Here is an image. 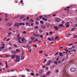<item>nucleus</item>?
I'll use <instances>...</instances> for the list:
<instances>
[{"label": "nucleus", "instance_id": "obj_28", "mask_svg": "<svg viewBox=\"0 0 77 77\" xmlns=\"http://www.w3.org/2000/svg\"><path fill=\"white\" fill-rule=\"evenodd\" d=\"M5 65H6V68H8V62H6L5 63Z\"/></svg>", "mask_w": 77, "mask_h": 77}, {"label": "nucleus", "instance_id": "obj_10", "mask_svg": "<svg viewBox=\"0 0 77 77\" xmlns=\"http://www.w3.org/2000/svg\"><path fill=\"white\" fill-rule=\"evenodd\" d=\"M46 26L47 27H49L50 26V24L49 23H47L46 24Z\"/></svg>", "mask_w": 77, "mask_h": 77}, {"label": "nucleus", "instance_id": "obj_35", "mask_svg": "<svg viewBox=\"0 0 77 77\" xmlns=\"http://www.w3.org/2000/svg\"><path fill=\"white\" fill-rule=\"evenodd\" d=\"M16 51H17V52H20V50H19V49H17L16 50Z\"/></svg>", "mask_w": 77, "mask_h": 77}, {"label": "nucleus", "instance_id": "obj_21", "mask_svg": "<svg viewBox=\"0 0 77 77\" xmlns=\"http://www.w3.org/2000/svg\"><path fill=\"white\" fill-rule=\"evenodd\" d=\"M14 47H16V48H18V46H17V45L16 44H14Z\"/></svg>", "mask_w": 77, "mask_h": 77}, {"label": "nucleus", "instance_id": "obj_11", "mask_svg": "<svg viewBox=\"0 0 77 77\" xmlns=\"http://www.w3.org/2000/svg\"><path fill=\"white\" fill-rule=\"evenodd\" d=\"M12 53L13 54H15L16 53H17V52L16 51H12Z\"/></svg>", "mask_w": 77, "mask_h": 77}, {"label": "nucleus", "instance_id": "obj_33", "mask_svg": "<svg viewBox=\"0 0 77 77\" xmlns=\"http://www.w3.org/2000/svg\"><path fill=\"white\" fill-rule=\"evenodd\" d=\"M10 56V55H6L5 57H9Z\"/></svg>", "mask_w": 77, "mask_h": 77}, {"label": "nucleus", "instance_id": "obj_14", "mask_svg": "<svg viewBox=\"0 0 77 77\" xmlns=\"http://www.w3.org/2000/svg\"><path fill=\"white\" fill-rule=\"evenodd\" d=\"M59 55L60 56H63V54L61 52L59 54Z\"/></svg>", "mask_w": 77, "mask_h": 77}, {"label": "nucleus", "instance_id": "obj_43", "mask_svg": "<svg viewBox=\"0 0 77 77\" xmlns=\"http://www.w3.org/2000/svg\"><path fill=\"white\" fill-rule=\"evenodd\" d=\"M58 38V36H57L55 38V39H57Z\"/></svg>", "mask_w": 77, "mask_h": 77}, {"label": "nucleus", "instance_id": "obj_32", "mask_svg": "<svg viewBox=\"0 0 77 77\" xmlns=\"http://www.w3.org/2000/svg\"><path fill=\"white\" fill-rule=\"evenodd\" d=\"M40 36L41 38H44V36L42 35H40Z\"/></svg>", "mask_w": 77, "mask_h": 77}, {"label": "nucleus", "instance_id": "obj_2", "mask_svg": "<svg viewBox=\"0 0 77 77\" xmlns=\"http://www.w3.org/2000/svg\"><path fill=\"white\" fill-rule=\"evenodd\" d=\"M53 61L52 60H49L47 63L46 64V66H48V65H50V64H51V63H53Z\"/></svg>", "mask_w": 77, "mask_h": 77}, {"label": "nucleus", "instance_id": "obj_17", "mask_svg": "<svg viewBox=\"0 0 77 77\" xmlns=\"http://www.w3.org/2000/svg\"><path fill=\"white\" fill-rule=\"evenodd\" d=\"M42 29H45L46 27H45L44 25H43L42 26Z\"/></svg>", "mask_w": 77, "mask_h": 77}, {"label": "nucleus", "instance_id": "obj_52", "mask_svg": "<svg viewBox=\"0 0 77 77\" xmlns=\"http://www.w3.org/2000/svg\"><path fill=\"white\" fill-rule=\"evenodd\" d=\"M43 53V51H39V53Z\"/></svg>", "mask_w": 77, "mask_h": 77}, {"label": "nucleus", "instance_id": "obj_53", "mask_svg": "<svg viewBox=\"0 0 77 77\" xmlns=\"http://www.w3.org/2000/svg\"><path fill=\"white\" fill-rule=\"evenodd\" d=\"M35 24L37 25H38V24H39V23L38 22H35Z\"/></svg>", "mask_w": 77, "mask_h": 77}, {"label": "nucleus", "instance_id": "obj_3", "mask_svg": "<svg viewBox=\"0 0 77 77\" xmlns=\"http://www.w3.org/2000/svg\"><path fill=\"white\" fill-rule=\"evenodd\" d=\"M76 69L75 68H72L70 69V71L71 72H75V71Z\"/></svg>", "mask_w": 77, "mask_h": 77}, {"label": "nucleus", "instance_id": "obj_47", "mask_svg": "<svg viewBox=\"0 0 77 77\" xmlns=\"http://www.w3.org/2000/svg\"><path fill=\"white\" fill-rule=\"evenodd\" d=\"M65 60V58H64L62 60L61 62H63Z\"/></svg>", "mask_w": 77, "mask_h": 77}, {"label": "nucleus", "instance_id": "obj_12", "mask_svg": "<svg viewBox=\"0 0 77 77\" xmlns=\"http://www.w3.org/2000/svg\"><path fill=\"white\" fill-rule=\"evenodd\" d=\"M12 25V24L11 23H8L7 24V26H11V25Z\"/></svg>", "mask_w": 77, "mask_h": 77}, {"label": "nucleus", "instance_id": "obj_13", "mask_svg": "<svg viewBox=\"0 0 77 77\" xmlns=\"http://www.w3.org/2000/svg\"><path fill=\"white\" fill-rule=\"evenodd\" d=\"M7 51H8V49H3L2 50L3 53H5V52H6Z\"/></svg>", "mask_w": 77, "mask_h": 77}, {"label": "nucleus", "instance_id": "obj_44", "mask_svg": "<svg viewBox=\"0 0 77 77\" xmlns=\"http://www.w3.org/2000/svg\"><path fill=\"white\" fill-rule=\"evenodd\" d=\"M36 36L37 37H39V36H40V35L39 34H37Z\"/></svg>", "mask_w": 77, "mask_h": 77}, {"label": "nucleus", "instance_id": "obj_37", "mask_svg": "<svg viewBox=\"0 0 77 77\" xmlns=\"http://www.w3.org/2000/svg\"><path fill=\"white\" fill-rule=\"evenodd\" d=\"M26 31H23V34H26Z\"/></svg>", "mask_w": 77, "mask_h": 77}, {"label": "nucleus", "instance_id": "obj_51", "mask_svg": "<svg viewBox=\"0 0 77 77\" xmlns=\"http://www.w3.org/2000/svg\"><path fill=\"white\" fill-rule=\"evenodd\" d=\"M39 18L41 19V18H42V16H40L39 17Z\"/></svg>", "mask_w": 77, "mask_h": 77}, {"label": "nucleus", "instance_id": "obj_45", "mask_svg": "<svg viewBox=\"0 0 77 77\" xmlns=\"http://www.w3.org/2000/svg\"><path fill=\"white\" fill-rule=\"evenodd\" d=\"M63 25L62 24H60L59 25L60 27H62L63 26Z\"/></svg>", "mask_w": 77, "mask_h": 77}, {"label": "nucleus", "instance_id": "obj_30", "mask_svg": "<svg viewBox=\"0 0 77 77\" xmlns=\"http://www.w3.org/2000/svg\"><path fill=\"white\" fill-rule=\"evenodd\" d=\"M28 51L29 53H30L31 51H32V49H28Z\"/></svg>", "mask_w": 77, "mask_h": 77}, {"label": "nucleus", "instance_id": "obj_24", "mask_svg": "<svg viewBox=\"0 0 77 77\" xmlns=\"http://www.w3.org/2000/svg\"><path fill=\"white\" fill-rule=\"evenodd\" d=\"M31 39L32 41H33V40H34V39H35V38L31 37Z\"/></svg>", "mask_w": 77, "mask_h": 77}, {"label": "nucleus", "instance_id": "obj_39", "mask_svg": "<svg viewBox=\"0 0 77 77\" xmlns=\"http://www.w3.org/2000/svg\"><path fill=\"white\" fill-rule=\"evenodd\" d=\"M75 29V27L74 28L72 29H71V31H73V30H74V29Z\"/></svg>", "mask_w": 77, "mask_h": 77}, {"label": "nucleus", "instance_id": "obj_62", "mask_svg": "<svg viewBox=\"0 0 77 77\" xmlns=\"http://www.w3.org/2000/svg\"><path fill=\"white\" fill-rule=\"evenodd\" d=\"M46 35L47 36H48V35H49V34L48 33V32H47L46 33Z\"/></svg>", "mask_w": 77, "mask_h": 77}, {"label": "nucleus", "instance_id": "obj_48", "mask_svg": "<svg viewBox=\"0 0 77 77\" xmlns=\"http://www.w3.org/2000/svg\"><path fill=\"white\" fill-rule=\"evenodd\" d=\"M73 45V44H69V45H68L69 46H71V45Z\"/></svg>", "mask_w": 77, "mask_h": 77}, {"label": "nucleus", "instance_id": "obj_38", "mask_svg": "<svg viewBox=\"0 0 77 77\" xmlns=\"http://www.w3.org/2000/svg\"><path fill=\"white\" fill-rule=\"evenodd\" d=\"M50 74V71H48L47 73V74L48 75V74Z\"/></svg>", "mask_w": 77, "mask_h": 77}, {"label": "nucleus", "instance_id": "obj_18", "mask_svg": "<svg viewBox=\"0 0 77 77\" xmlns=\"http://www.w3.org/2000/svg\"><path fill=\"white\" fill-rule=\"evenodd\" d=\"M43 71L41 70L39 72V73L40 74H42V72H43Z\"/></svg>", "mask_w": 77, "mask_h": 77}, {"label": "nucleus", "instance_id": "obj_7", "mask_svg": "<svg viewBox=\"0 0 77 77\" xmlns=\"http://www.w3.org/2000/svg\"><path fill=\"white\" fill-rule=\"evenodd\" d=\"M21 41L23 43H26V40L24 38H22Z\"/></svg>", "mask_w": 77, "mask_h": 77}, {"label": "nucleus", "instance_id": "obj_25", "mask_svg": "<svg viewBox=\"0 0 77 77\" xmlns=\"http://www.w3.org/2000/svg\"><path fill=\"white\" fill-rule=\"evenodd\" d=\"M39 28V26H35V27H34V28L35 29H38Z\"/></svg>", "mask_w": 77, "mask_h": 77}, {"label": "nucleus", "instance_id": "obj_4", "mask_svg": "<svg viewBox=\"0 0 77 77\" xmlns=\"http://www.w3.org/2000/svg\"><path fill=\"white\" fill-rule=\"evenodd\" d=\"M17 56L16 55H10V57L12 58V59H14V57H17Z\"/></svg>", "mask_w": 77, "mask_h": 77}, {"label": "nucleus", "instance_id": "obj_54", "mask_svg": "<svg viewBox=\"0 0 77 77\" xmlns=\"http://www.w3.org/2000/svg\"><path fill=\"white\" fill-rule=\"evenodd\" d=\"M58 53H59V52H57L55 54H54L55 56H57V55L58 54Z\"/></svg>", "mask_w": 77, "mask_h": 77}, {"label": "nucleus", "instance_id": "obj_50", "mask_svg": "<svg viewBox=\"0 0 77 77\" xmlns=\"http://www.w3.org/2000/svg\"><path fill=\"white\" fill-rule=\"evenodd\" d=\"M51 40V41H54V38L53 37H52V40Z\"/></svg>", "mask_w": 77, "mask_h": 77}, {"label": "nucleus", "instance_id": "obj_26", "mask_svg": "<svg viewBox=\"0 0 77 77\" xmlns=\"http://www.w3.org/2000/svg\"><path fill=\"white\" fill-rule=\"evenodd\" d=\"M29 24V22H26V26H28V24Z\"/></svg>", "mask_w": 77, "mask_h": 77}, {"label": "nucleus", "instance_id": "obj_42", "mask_svg": "<svg viewBox=\"0 0 77 77\" xmlns=\"http://www.w3.org/2000/svg\"><path fill=\"white\" fill-rule=\"evenodd\" d=\"M49 34H50V35H52V34H53V32H49Z\"/></svg>", "mask_w": 77, "mask_h": 77}, {"label": "nucleus", "instance_id": "obj_29", "mask_svg": "<svg viewBox=\"0 0 77 77\" xmlns=\"http://www.w3.org/2000/svg\"><path fill=\"white\" fill-rule=\"evenodd\" d=\"M30 75H32V76H33L34 75V73H31Z\"/></svg>", "mask_w": 77, "mask_h": 77}, {"label": "nucleus", "instance_id": "obj_55", "mask_svg": "<svg viewBox=\"0 0 77 77\" xmlns=\"http://www.w3.org/2000/svg\"><path fill=\"white\" fill-rule=\"evenodd\" d=\"M42 20H43V21L45 20V17H43V18H42Z\"/></svg>", "mask_w": 77, "mask_h": 77}, {"label": "nucleus", "instance_id": "obj_23", "mask_svg": "<svg viewBox=\"0 0 77 77\" xmlns=\"http://www.w3.org/2000/svg\"><path fill=\"white\" fill-rule=\"evenodd\" d=\"M73 37L74 38H76L77 37V35H74Z\"/></svg>", "mask_w": 77, "mask_h": 77}, {"label": "nucleus", "instance_id": "obj_19", "mask_svg": "<svg viewBox=\"0 0 77 77\" xmlns=\"http://www.w3.org/2000/svg\"><path fill=\"white\" fill-rule=\"evenodd\" d=\"M40 24H44V21L42 20H41L40 21Z\"/></svg>", "mask_w": 77, "mask_h": 77}, {"label": "nucleus", "instance_id": "obj_34", "mask_svg": "<svg viewBox=\"0 0 77 77\" xmlns=\"http://www.w3.org/2000/svg\"><path fill=\"white\" fill-rule=\"evenodd\" d=\"M5 48V46H2L1 47V49H4V48Z\"/></svg>", "mask_w": 77, "mask_h": 77}, {"label": "nucleus", "instance_id": "obj_1", "mask_svg": "<svg viewBox=\"0 0 77 77\" xmlns=\"http://www.w3.org/2000/svg\"><path fill=\"white\" fill-rule=\"evenodd\" d=\"M17 40H18V41L19 43H22V42L20 41L21 39V38L20 37V35L19 34L17 35V38H16Z\"/></svg>", "mask_w": 77, "mask_h": 77}, {"label": "nucleus", "instance_id": "obj_40", "mask_svg": "<svg viewBox=\"0 0 77 77\" xmlns=\"http://www.w3.org/2000/svg\"><path fill=\"white\" fill-rule=\"evenodd\" d=\"M54 63L55 64V65H57V61H54Z\"/></svg>", "mask_w": 77, "mask_h": 77}, {"label": "nucleus", "instance_id": "obj_8", "mask_svg": "<svg viewBox=\"0 0 77 77\" xmlns=\"http://www.w3.org/2000/svg\"><path fill=\"white\" fill-rule=\"evenodd\" d=\"M54 29H55V30L57 31L58 30V29H59V28H58V27H57V26H54Z\"/></svg>", "mask_w": 77, "mask_h": 77}, {"label": "nucleus", "instance_id": "obj_60", "mask_svg": "<svg viewBox=\"0 0 77 77\" xmlns=\"http://www.w3.org/2000/svg\"><path fill=\"white\" fill-rule=\"evenodd\" d=\"M34 47H37V45H34Z\"/></svg>", "mask_w": 77, "mask_h": 77}, {"label": "nucleus", "instance_id": "obj_27", "mask_svg": "<svg viewBox=\"0 0 77 77\" xmlns=\"http://www.w3.org/2000/svg\"><path fill=\"white\" fill-rule=\"evenodd\" d=\"M30 22L31 23H33V20L32 19H31L30 20Z\"/></svg>", "mask_w": 77, "mask_h": 77}, {"label": "nucleus", "instance_id": "obj_49", "mask_svg": "<svg viewBox=\"0 0 77 77\" xmlns=\"http://www.w3.org/2000/svg\"><path fill=\"white\" fill-rule=\"evenodd\" d=\"M30 48H31V46H28V49H30Z\"/></svg>", "mask_w": 77, "mask_h": 77}, {"label": "nucleus", "instance_id": "obj_56", "mask_svg": "<svg viewBox=\"0 0 77 77\" xmlns=\"http://www.w3.org/2000/svg\"><path fill=\"white\" fill-rule=\"evenodd\" d=\"M65 11H69V9H68V8H66L65 9Z\"/></svg>", "mask_w": 77, "mask_h": 77}, {"label": "nucleus", "instance_id": "obj_63", "mask_svg": "<svg viewBox=\"0 0 77 77\" xmlns=\"http://www.w3.org/2000/svg\"><path fill=\"white\" fill-rule=\"evenodd\" d=\"M58 70L57 69H56L55 70V72H58Z\"/></svg>", "mask_w": 77, "mask_h": 77}, {"label": "nucleus", "instance_id": "obj_5", "mask_svg": "<svg viewBox=\"0 0 77 77\" xmlns=\"http://www.w3.org/2000/svg\"><path fill=\"white\" fill-rule=\"evenodd\" d=\"M69 22H67L66 23L65 25L66 26V27H69Z\"/></svg>", "mask_w": 77, "mask_h": 77}, {"label": "nucleus", "instance_id": "obj_61", "mask_svg": "<svg viewBox=\"0 0 77 77\" xmlns=\"http://www.w3.org/2000/svg\"><path fill=\"white\" fill-rule=\"evenodd\" d=\"M38 31H39V32H42V30L39 29Z\"/></svg>", "mask_w": 77, "mask_h": 77}, {"label": "nucleus", "instance_id": "obj_6", "mask_svg": "<svg viewBox=\"0 0 77 77\" xmlns=\"http://www.w3.org/2000/svg\"><path fill=\"white\" fill-rule=\"evenodd\" d=\"M16 57V60L17 62H19L20 61V56H17Z\"/></svg>", "mask_w": 77, "mask_h": 77}, {"label": "nucleus", "instance_id": "obj_15", "mask_svg": "<svg viewBox=\"0 0 77 77\" xmlns=\"http://www.w3.org/2000/svg\"><path fill=\"white\" fill-rule=\"evenodd\" d=\"M70 35H71V34L70 33H69L66 35V36L67 38H68V37H69V36H70Z\"/></svg>", "mask_w": 77, "mask_h": 77}, {"label": "nucleus", "instance_id": "obj_36", "mask_svg": "<svg viewBox=\"0 0 77 77\" xmlns=\"http://www.w3.org/2000/svg\"><path fill=\"white\" fill-rule=\"evenodd\" d=\"M24 56H22L21 57V59H22V60H23V59H24Z\"/></svg>", "mask_w": 77, "mask_h": 77}, {"label": "nucleus", "instance_id": "obj_20", "mask_svg": "<svg viewBox=\"0 0 77 77\" xmlns=\"http://www.w3.org/2000/svg\"><path fill=\"white\" fill-rule=\"evenodd\" d=\"M36 21H40V19L38 17H36Z\"/></svg>", "mask_w": 77, "mask_h": 77}, {"label": "nucleus", "instance_id": "obj_31", "mask_svg": "<svg viewBox=\"0 0 77 77\" xmlns=\"http://www.w3.org/2000/svg\"><path fill=\"white\" fill-rule=\"evenodd\" d=\"M48 39L49 41H52V40H51V38H50L49 37L48 38Z\"/></svg>", "mask_w": 77, "mask_h": 77}, {"label": "nucleus", "instance_id": "obj_22", "mask_svg": "<svg viewBox=\"0 0 77 77\" xmlns=\"http://www.w3.org/2000/svg\"><path fill=\"white\" fill-rule=\"evenodd\" d=\"M18 26V23H15L14 24V26H16V27Z\"/></svg>", "mask_w": 77, "mask_h": 77}, {"label": "nucleus", "instance_id": "obj_16", "mask_svg": "<svg viewBox=\"0 0 77 77\" xmlns=\"http://www.w3.org/2000/svg\"><path fill=\"white\" fill-rule=\"evenodd\" d=\"M25 17V16L24 15H23L21 17H20V19H22V18H24Z\"/></svg>", "mask_w": 77, "mask_h": 77}, {"label": "nucleus", "instance_id": "obj_57", "mask_svg": "<svg viewBox=\"0 0 77 77\" xmlns=\"http://www.w3.org/2000/svg\"><path fill=\"white\" fill-rule=\"evenodd\" d=\"M65 50L66 51H69L68 50H67V49L66 48L65 49Z\"/></svg>", "mask_w": 77, "mask_h": 77}, {"label": "nucleus", "instance_id": "obj_46", "mask_svg": "<svg viewBox=\"0 0 77 77\" xmlns=\"http://www.w3.org/2000/svg\"><path fill=\"white\" fill-rule=\"evenodd\" d=\"M68 51H67L66 52H64V53H63V54H64V53H65V54H67V53H68Z\"/></svg>", "mask_w": 77, "mask_h": 77}, {"label": "nucleus", "instance_id": "obj_41", "mask_svg": "<svg viewBox=\"0 0 77 77\" xmlns=\"http://www.w3.org/2000/svg\"><path fill=\"white\" fill-rule=\"evenodd\" d=\"M36 35L37 34L35 33H34L33 34V36H36Z\"/></svg>", "mask_w": 77, "mask_h": 77}, {"label": "nucleus", "instance_id": "obj_59", "mask_svg": "<svg viewBox=\"0 0 77 77\" xmlns=\"http://www.w3.org/2000/svg\"><path fill=\"white\" fill-rule=\"evenodd\" d=\"M26 71H28V72H30V71H29V69H26Z\"/></svg>", "mask_w": 77, "mask_h": 77}, {"label": "nucleus", "instance_id": "obj_9", "mask_svg": "<svg viewBox=\"0 0 77 77\" xmlns=\"http://www.w3.org/2000/svg\"><path fill=\"white\" fill-rule=\"evenodd\" d=\"M55 20L57 22H59L60 21V19L59 18H57L55 19Z\"/></svg>", "mask_w": 77, "mask_h": 77}, {"label": "nucleus", "instance_id": "obj_64", "mask_svg": "<svg viewBox=\"0 0 77 77\" xmlns=\"http://www.w3.org/2000/svg\"><path fill=\"white\" fill-rule=\"evenodd\" d=\"M72 48L73 49L75 48V46H72Z\"/></svg>", "mask_w": 77, "mask_h": 77}, {"label": "nucleus", "instance_id": "obj_58", "mask_svg": "<svg viewBox=\"0 0 77 77\" xmlns=\"http://www.w3.org/2000/svg\"><path fill=\"white\" fill-rule=\"evenodd\" d=\"M23 23H19V26H21L22 24Z\"/></svg>", "mask_w": 77, "mask_h": 77}]
</instances>
